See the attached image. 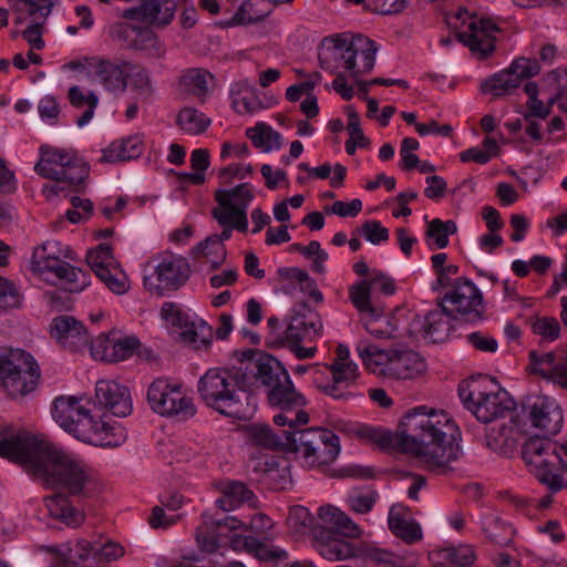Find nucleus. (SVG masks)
Segmentation results:
<instances>
[{"mask_svg":"<svg viewBox=\"0 0 567 567\" xmlns=\"http://www.w3.org/2000/svg\"><path fill=\"white\" fill-rule=\"evenodd\" d=\"M71 105L75 109H84L81 116L76 118V124L82 127L93 117L94 111L99 104V96L94 92H84L80 86H71L68 92Z\"/></svg>","mask_w":567,"mask_h":567,"instance_id":"43","label":"nucleus"},{"mask_svg":"<svg viewBox=\"0 0 567 567\" xmlns=\"http://www.w3.org/2000/svg\"><path fill=\"white\" fill-rule=\"evenodd\" d=\"M377 45L371 39L358 34L351 39L344 35L324 38L319 50L320 66L330 73H349L359 78L372 70L375 61Z\"/></svg>","mask_w":567,"mask_h":567,"instance_id":"5","label":"nucleus"},{"mask_svg":"<svg viewBox=\"0 0 567 567\" xmlns=\"http://www.w3.org/2000/svg\"><path fill=\"white\" fill-rule=\"evenodd\" d=\"M93 79L112 94H122L128 85V78L135 69L132 61L114 58L93 56L89 60Z\"/></svg>","mask_w":567,"mask_h":567,"instance_id":"21","label":"nucleus"},{"mask_svg":"<svg viewBox=\"0 0 567 567\" xmlns=\"http://www.w3.org/2000/svg\"><path fill=\"white\" fill-rule=\"evenodd\" d=\"M267 398L271 406L281 410L280 413L274 416L275 424L296 429L298 425H305L309 422V415L303 411L307 401L295 389L290 378H288L287 383L281 382L272 390H268Z\"/></svg>","mask_w":567,"mask_h":567,"instance_id":"14","label":"nucleus"},{"mask_svg":"<svg viewBox=\"0 0 567 567\" xmlns=\"http://www.w3.org/2000/svg\"><path fill=\"white\" fill-rule=\"evenodd\" d=\"M143 153V143L140 136L134 135L127 138L113 142L103 151L101 162L116 163L137 158Z\"/></svg>","mask_w":567,"mask_h":567,"instance_id":"37","label":"nucleus"},{"mask_svg":"<svg viewBox=\"0 0 567 567\" xmlns=\"http://www.w3.org/2000/svg\"><path fill=\"white\" fill-rule=\"evenodd\" d=\"M130 47L156 59L163 58L166 52L158 37L151 29L142 27L137 30L136 37L131 40Z\"/></svg>","mask_w":567,"mask_h":567,"instance_id":"46","label":"nucleus"},{"mask_svg":"<svg viewBox=\"0 0 567 567\" xmlns=\"http://www.w3.org/2000/svg\"><path fill=\"white\" fill-rule=\"evenodd\" d=\"M290 452L298 454L305 465L320 467L332 463L340 453L339 437L330 430L309 427L292 430Z\"/></svg>","mask_w":567,"mask_h":567,"instance_id":"8","label":"nucleus"},{"mask_svg":"<svg viewBox=\"0 0 567 567\" xmlns=\"http://www.w3.org/2000/svg\"><path fill=\"white\" fill-rule=\"evenodd\" d=\"M128 80H131L132 90L136 92L140 99L147 100L152 95V81L143 66L135 64Z\"/></svg>","mask_w":567,"mask_h":567,"instance_id":"55","label":"nucleus"},{"mask_svg":"<svg viewBox=\"0 0 567 567\" xmlns=\"http://www.w3.org/2000/svg\"><path fill=\"white\" fill-rule=\"evenodd\" d=\"M175 11L176 3L173 0H140V6L126 9L122 17L164 27L171 23Z\"/></svg>","mask_w":567,"mask_h":567,"instance_id":"27","label":"nucleus"},{"mask_svg":"<svg viewBox=\"0 0 567 567\" xmlns=\"http://www.w3.org/2000/svg\"><path fill=\"white\" fill-rule=\"evenodd\" d=\"M181 340L194 351H207L213 342V328L203 319L188 320L182 328Z\"/></svg>","mask_w":567,"mask_h":567,"instance_id":"35","label":"nucleus"},{"mask_svg":"<svg viewBox=\"0 0 567 567\" xmlns=\"http://www.w3.org/2000/svg\"><path fill=\"white\" fill-rule=\"evenodd\" d=\"M215 193H227L228 200H233V205L245 213L254 198L250 185L247 183H243L233 189H217Z\"/></svg>","mask_w":567,"mask_h":567,"instance_id":"56","label":"nucleus"},{"mask_svg":"<svg viewBox=\"0 0 567 567\" xmlns=\"http://www.w3.org/2000/svg\"><path fill=\"white\" fill-rule=\"evenodd\" d=\"M388 296L390 295V279L380 270L372 269L371 278L363 279L349 288V298L355 309L372 317H381L384 307H379L372 301L375 288Z\"/></svg>","mask_w":567,"mask_h":567,"instance_id":"24","label":"nucleus"},{"mask_svg":"<svg viewBox=\"0 0 567 567\" xmlns=\"http://www.w3.org/2000/svg\"><path fill=\"white\" fill-rule=\"evenodd\" d=\"M532 425L542 435L529 437L523 445V457L530 472L551 492L563 488L560 472L567 470V463L557 451V445L549 440L556 435L563 424V412L554 402L538 398L528 408Z\"/></svg>","mask_w":567,"mask_h":567,"instance_id":"3","label":"nucleus"},{"mask_svg":"<svg viewBox=\"0 0 567 567\" xmlns=\"http://www.w3.org/2000/svg\"><path fill=\"white\" fill-rule=\"evenodd\" d=\"M528 370L567 388V357H532Z\"/></svg>","mask_w":567,"mask_h":567,"instance_id":"32","label":"nucleus"},{"mask_svg":"<svg viewBox=\"0 0 567 567\" xmlns=\"http://www.w3.org/2000/svg\"><path fill=\"white\" fill-rule=\"evenodd\" d=\"M234 546L235 548L241 547L246 549L262 561H279L285 560L288 557L286 550L279 547L268 546L254 536L239 537L234 540Z\"/></svg>","mask_w":567,"mask_h":567,"instance_id":"42","label":"nucleus"},{"mask_svg":"<svg viewBox=\"0 0 567 567\" xmlns=\"http://www.w3.org/2000/svg\"><path fill=\"white\" fill-rule=\"evenodd\" d=\"M35 436L13 425L0 427V456L21 465Z\"/></svg>","mask_w":567,"mask_h":567,"instance_id":"28","label":"nucleus"},{"mask_svg":"<svg viewBox=\"0 0 567 567\" xmlns=\"http://www.w3.org/2000/svg\"><path fill=\"white\" fill-rule=\"evenodd\" d=\"M147 401L151 409L162 416L185 421L196 413L193 399L186 394L183 385L171 383L166 379L159 378L151 383L147 390Z\"/></svg>","mask_w":567,"mask_h":567,"instance_id":"11","label":"nucleus"},{"mask_svg":"<svg viewBox=\"0 0 567 567\" xmlns=\"http://www.w3.org/2000/svg\"><path fill=\"white\" fill-rule=\"evenodd\" d=\"M426 369L423 357H392V377L410 379Z\"/></svg>","mask_w":567,"mask_h":567,"instance_id":"49","label":"nucleus"},{"mask_svg":"<svg viewBox=\"0 0 567 567\" xmlns=\"http://www.w3.org/2000/svg\"><path fill=\"white\" fill-rule=\"evenodd\" d=\"M190 275V266L186 258L176 255L164 257L153 269L145 275L143 284L146 290L157 296L166 291H176L186 284Z\"/></svg>","mask_w":567,"mask_h":567,"instance_id":"17","label":"nucleus"},{"mask_svg":"<svg viewBox=\"0 0 567 567\" xmlns=\"http://www.w3.org/2000/svg\"><path fill=\"white\" fill-rule=\"evenodd\" d=\"M233 107L239 114H250L262 107L260 100L249 92L248 95L233 97Z\"/></svg>","mask_w":567,"mask_h":567,"instance_id":"63","label":"nucleus"},{"mask_svg":"<svg viewBox=\"0 0 567 567\" xmlns=\"http://www.w3.org/2000/svg\"><path fill=\"white\" fill-rule=\"evenodd\" d=\"M237 523L238 520L233 516H227L224 519H206L203 526L196 529V540L203 550L215 553L218 548L216 529L226 527L233 530L237 528Z\"/></svg>","mask_w":567,"mask_h":567,"instance_id":"41","label":"nucleus"},{"mask_svg":"<svg viewBox=\"0 0 567 567\" xmlns=\"http://www.w3.org/2000/svg\"><path fill=\"white\" fill-rule=\"evenodd\" d=\"M92 433L90 439H83V442L99 444L101 446L116 447L126 440V431L118 423H109L102 420L92 421Z\"/></svg>","mask_w":567,"mask_h":567,"instance_id":"36","label":"nucleus"},{"mask_svg":"<svg viewBox=\"0 0 567 567\" xmlns=\"http://www.w3.org/2000/svg\"><path fill=\"white\" fill-rule=\"evenodd\" d=\"M51 334L59 342L69 344V351H82L81 346L89 342L84 326L70 316H61L53 320Z\"/></svg>","mask_w":567,"mask_h":567,"instance_id":"30","label":"nucleus"},{"mask_svg":"<svg viewBox=\"0 0 567 567\" xmlns=\"http://www.w3.org/2000/svg\"><path fill=\"white\" fill-rule=\"evenodd\" d=\"M247 136L256 147L262 148L264 152L279 150L282 145L281 135L265 123H259L255 127L248 128Z\"/></svg>","mask_w":567,"mask_h":567,"instance_id":"45","label":"nucleus"},{"mask_svg":"<svg viewBox=\"0 0 567 567\" xmlns=\"http://www.w3.org/2000/svg\"><path fill=\"white\" fill-rule=\"evenodd\" d=\"M35 172L44 178L65 183L75 190L83 185L89 167L72 150L42 146Z\"/></svg>","mask_w":567,"mask_h":567,"instance_id":"9","label":"nucleus"},{"mask_svg":"<svg viewBox=\"0 0 567 567\" xmlns=\"http://www.w3.org/2000/svg\"><path fill=\"white\" fill-rule=\"evenodd\" d=\"M349 358L336 357L331 364H315L310 369V377L315 385L334 399L344 398V394L339 391V385L353 381L358 370L357 364Z\"/></svg>","mask_w":567,"mask_h":567,"instance_id":"20","label":"nucleus"},{"mask_svg":"<svg viewBox=\"0 0 567 567\" xmlns=\"http://www.w3.org/2000/svg\"><path fill=\"white\" fill-rule=\"evenodd\" d=\"M375 493H360L354 492L350 494L347 498V502L352 511L360 514H365L371 511L373 504L375 503Z\"/></svg>","mask_w":567,"mask_h":567,"instance_id":"58","label":"nucleus"},{"mask_svg":"<svg viewBox=\"0 0 567 567\" xmlns=\"http://www.w3.org/2000/svg\"><path fill=\"white\" fill-rule=\"evenodd\" d=\"M532 329L534 333L548 338L550 340L558 338L560 332V327L557 319L549 317L537 318L533 322Z\"/></svg>","mask_w":567,"mask_h":567,"instance_id":"59","label":"nucleus"},{"mask_svg":"<svg viewBox=\"0 0 567 567\" xmlns=\"http://www.w3.org/2000/svg\"><path fill=\"white\" fill-rule=\"evenodd\" d=\"M215 199L220 206L213 209V216L218 224L223 227H233L246 231L248 227L246 213L236 208L233 200H228V194L215 193Z\"/></svg>","mask_w":567,"mask_h":567,"instance_id":"34","label":"nucleus"},{"mask_svg":"<svg viewBox=\"0 0 567 567\" xmlns=\"http://www.w3.org/2000/svg\"><path fill=\"white\" fill-rule=\"evenodd\" d=\"M14 14V23L23 24L31 19L30 24L22 31V38L31 49L41 50L44 48L43 24L51 13L52 0H8Z\"/></svg>","mask_w":567,"mask_h":567,"instance_id":"16","label":"nucleus"},{"mask_svg":"<svg viewBox=\"0 0 567 567\" xmlns=\"http://www.w3.org/2000/svg\"><path fill=\"white\" fill-rule=\"evenodd\" d=\"M124 555V548L113 542H107L102 547L94 550V558L97 561H113L121 558Z\"/></svg>","mask_w":567,"mask_h":567,"instance_id":"64","label":"nucleus"},{"mask_svg":"<svg viewBox=\"0 0 567 567\" xmlns=\"http://www.w3.org/2000/svg\"><path fill=\"white\" fill-rule=\"evenodd\" d=\"M392 534L408 545L415 544L423 537L420 524L402 504L392 505Z\"/></svg>","mask_w":567,"mask_h":567,"instance_id":"31","label":"nucleus"},{"mask_svg":"<svg viewBox=\"0 0 567 567\" xmlns=\"http://www.w3.org/2000/svg\"><path fill=\"white\" fill-rule=\"evenodd\" d=\"M54 243H45L33 252L32 264L40 272H51L62 281L70 292H80L90 284V276L81 268L63 261L55 255Z\"/></svg>","mask_w":567,"mask_h":567,"instance_id":"13","label":"nucleus"},{"mask_svg":"<svg viewBox=\"0 0 567 567\" xmlns=\"http://www.w3.org/2000/svg\"><path fill=\"white\" fill-rule=\"evenodd\" d=\"M21 466L47 487L62 488L72 496L90 498L101 489L90 470L38 434Z\"/></svg>","mask_w":567,"mask_h":567,"instance_id":"2","label":"nucleus"},{"mask_svg":"<svg viewBox=\"0 0 567 567\" xmlns=\"http://www.w3.org/2000/svg\"><path fill=\"white\" fill-rule=\"evenodd\" d=\"M318 517L323 525L312 529V547L323 559L347 560L362 555V548L353 542L362 530L349 516L327 505L319 508Z\"/></svg>","mask_w":567,"mask_h":567,"instance_id":"4","label":"nucleus"},{"mask_svg":"<svg viewBox=\"0 0 567 567\" xmlns=\"http://www.w3.org/2000/svg\"><path fill=\"white\" fill-rule=\"evenodd\" d=\"M96 277L116 295H124L130 289L128 278L118 265L102 270Z\"/></svg>","mask_w":567,"mask_h":567,"instance_id":"52","label":"nucleus"},{"mask_svg":"<svg viewBox=\"0 0 567 567\" xmlns=\"http://www.w3.org/2000/svg\"><path fill=\"white\" fill-rule=\"evenodd\" d=\"M285 271L288 278L298 281L300 285H305L303 289H310V296L316 301H322V293L316 288L313 280L310 279L307 271L299 268H290Z\"/></svg>","mask_w":567,"mask_h":567,"instance_id":"62","label":"nucleus"},{"mask_svg":"<svg viewBox=\"0 0 567 567\" xmlns=\"http://www.w3.org/2000/svg\"><path fill=\"white\" fill-rule=\"evenodd\" d=\"M110 344L113 354H141L144 351L143 343L135 334H125L121 330L113 328L109 332L100 333L96 339L91 342V354H104Z\"/></svg>","mask_w":567,"mask_h":567,"instance_id":"29","label":"nucleus"},{"mask_svg":"<svg viewBox=\"0 0 567 567\" xmlns=\"http://www.w3.org/2000/svg\"><path fill=\"white\" fill-rule=\"evenodd\" d=\"M442 302L449 303L447 311L465 318L476 320L483 310V295L475 284L465 277L454 279L450 290L444 295Z\"/></svg>","mask_w":567,"mask_h":567,"instance_id":"22","label":"nucleus"},{"mask_svg":"<svg viewBox=\"0 0 567 567\" xmlns=\"http://www.w3.org/2000/svg\"><path fill=\"white\" fill-rule=\"evenodd\" d=\"M82 398L75 395L56 396L52 403V417L66 432L76 439H90L93 416L83 404Z\"/></svg>","mask_w":567,"mask_h":567,"instance_id":"15","label":"nucleus"},{"mask_svg":"<svg viewBox=\"0 0 567 567\" xmlns=\"http://www.w3.org/2000/svg\"><path fill=\"white\" fill-rule=\"evenodd\" d=\"M51 517L59 519L69 527H79L85 519L84 513L76 509L62 493H54L44 498Z\"/></svg>","mask_w":567,"mask_h":567,"instance_id":"33","label":"nucleus"},{"mask_svg":"<svg viewBox=\"0 0 567 567\" xmlns=\"http://www.w3.org/2000/svg\"><path fill=\"white\" fill-rule=\"evenodd\" d=\"M317 315L298 316L291 319L282 333L276 332L279 327V319L276 317L268 318V326L271 329L266 344L272 350H288L295 354H315L316 347H303L302 343L311 340L322 331L320 320H315Z\"/></svg>","mask_w":567,"mask_h":567,"instance_id":"10","label":"nucleus"},{"mask_svg":"<svg viewBox=\"0 0 567 567\" xmlns=\"http://www.w3.org/2000/svg\"><path fill=\"white\" fill-rule=\"evenodd\" d=\"M468 30L457 34L458 41L480 58L488 56L495 49L494 33L499 31L498 27L489 19H478L470 22Z\"/></svg>","mask_w":567,"mask_h":567,"instance_id":"26","label":"nucleus"},{"mask_svg":"<svg viewBox=\"0 0 567 567\" xmlns=\"http://www.w3.org/2000/svg\"><path fill=\"white\" fill-rule=\"evenodd\" d=\"M540 65L535 59L518 58L508 69L498 72L481 84V90L493 97L511 94L525 79L539 73Z\"/></svg>","mask_w":567,"mask_h":567,"instance_id":"19","label":"nucleus"},{"mask_svg":"<svg viewBox=\"0 0 567 567\" xmlns=\"http://www.w3.org/2000/svg\"><path fill=\"white\" fill-rule=\"evenodd\" d=\"M483 529L491 542L499 546H507L512 542L511 528L496 517L485 523Z\"/></svg>","mask_w":567,"mask_h":567,"instance_id":"54","label":"nucleus"},{"mask_svg":"<svg viewBox=\"0 0 567 567\" xmlns=\"http://www.w3.org/2000/svg\"><path fill=\"white\" fill-rule=\"evenodd\" d=\"M493 382L487 375H477L462 381L458 385V396L463 405L483 423L502 417L514 405L506 391L487 389Z\"/></svg>","mask_w":567,"mask_h":567,"instance_id":"7","label":"nucleus"},{"mask_svg":"<svg viewBox=\"0 0 567 567\" xmlns=\"http://www.w3.org/2000/svg\"><path fill=\"white\" fill-rule=\"evenodd\" d=\"M162 318L178 328H183L189 320L187 313L183 312L179 307L174 302H164L161 309Z\"/></svg>","mask_w":567,"mask_h":567,"instance_id":"60","label":"nucleus"},{"mask_svg":"<svg viewBox=\"0 0 567 567\" xmlns=\"http://www.w3.org/2000/svg\"><path fill=\"white\" fill-rule=\"evenodd\" d=\"M86 262L96 276L100 275L102 270L116 265L112 254V247L109 244H101L95 249L90 250L86 255Z\"/></svg>","mask_w":567,"mask_h":567,"instance_id":"51","label":"nucleus"},{"mask_svg":"<svg viewBox=\"0 0 567 567\" xmlns=\"http://www.w3.org/2000/svg\"><path fill=\"white\" fill-rule=\"evenodd\" d=\"M177 125L186 133L198 135L210 125V118L193 107H184L177 115Z\"/></svg>","mask_w":567,"mask_h":567,"instance_id":"47","label":"nucleus"},{"mask_svg":"<svg viewBox=\"0 0 567 567\" xmlns=\"http://www.w3.org/2000/svg\"><path fill=\"white\" fill-rule=\"evenodd\" d=\"M214 81V75L200 68H194L186 70L181 76V87L188 94L197 97L200 101L209 94L210 83Z\"/></svg>","mask_w":567,"mask_h":567,"instance_id":"40","label":"nucleus"},{"mask_svg":"<svg viewBox=\"0 0 567 567\" xmlns=\"http://www.w3.org/2000/svg\"><path fill=\"white\" fill-rule=\"evenodd\" d=\"M456 224L453 220L443 221L435 218L427 224L425 235L436 248L442 249L449 245V236L456 233Z\"/></svg>","mask_w":567,"mask_h":567,"instance_id":"50","label":"nucleus"},{"mask_svg":"<svg viewBox=\"0 0 567 567\" xmlns=\"http://www.w3.org/2000/svg\"><path fill=\"white\" fill-rule=\"evenodd\" d=\"M460 430L442 409H409L392 433V449L420 460L430 471L444 472L462 455Z\"/></svg>","mask_w":567,"mask_h":567,"instance_id":"1","label":"nucleus"},{"mask_svg":"<svg viewBox=\"0 0 567 567\" xmlns=\"http://www.w3.org/2000/svg\"><path fill=\"white\" fill-rule=\"evenodd\" d=\"M349 433L374 450L390 451V430L383 426L358 423L350 426Z\"/></svg>","mask_w":567,"mask_h":567,"instance_id":"39","label":"nucleus"},{"mask_svg":"<svg viewBox=\"0 0 567 567\" xmlns=\"http://www.w3.org/2000/svg\"><path fill=\"white\" fill-rule=\"evenodd\" d=\"M95 399L102 408L115 416L124 417L132 413L133 403L128 388L115 381H97Z\"/></svg>","mask_w":567,"mask_h":567,"instance_id":"25","label":"nucleus"},{"mask_svg":"<svg viewBox=\"0 0 567 567\" xmlns=\"http://www.w3.org/2000/svg\"><path fill=\"white\" fill-rule=\"evenodd\" d=\"M544 82L550 90L549 104L556 100H567V69L550 72Z\"/></svg>","mask_w":567,"mask_h":567,"instance_id":"53","label":"nucleus"},{"mask_svg":"<svg viewBox=\"0 0 567 567\" xmlns=\"http://www.w3.org/2000/svg\"><path fill=\"white\" fill-rule=\"evenodd\" d=\"M450 315L447 308L443 305L442 309L430 311L425 318L413 315L406 333L416 341L422 339L429 343L443 342L451 330Z\"/></svg>","mask_w":567,"mask_h":567,"instance_id":"23","label":"nucleus"},{"mask_svg":"<svg viewBox=\"0 0 567 567\" xmlns=\"http://www.w3.org/2000/svg\"><path fill=\"white\" fill-rule=\"evenodd\" d=\"M194 258L206 259L213 269L221 266L226 259V250L224 244L219 243L217 235H212L200 241L192 251Z\"/></svg>","mask_w":567,"mask_h":567,"instance_id":"44","label":"nucleus"},{"mask_svg":"<svg viewBox=\"0 0 567 567\" xmlns=\"http://www.w3.org/2000/svg\"><path fill=\"white\" fill-rule=\"evenodd\" d=\"M239 374L237 379L244 383V388L259 381L268 390H272L281 382L287 383L289 374L277 357H240L238 358Z\"/></svg>","mask_w":567,"mask_h":567,"instance_id":"18","label":"nucleus"},{"mask_svg":"<svg viewBox=\"0 0 567 567\" xmlns=\"http://www.w3.org/2000/svg\"><path fill=\"white\" fill-rule=\"evenodd\" d=\"M40 379V368L33 357H0V381L12 398L32 392Z\"/></svg>","mask_w":567,"mask_h":567,"instance_id":"12","label":"nucleus"},{"mask_svg":"<svg viewBox=\"0 0 567 567\" xmlns=\"http://www.w3.org/2000/svg\"><path fill=\"white\" fill-rule=\"evenodd\" d=\"M254 496V493L247 488V486L240 482H231L220 498L216 501V505L225 511L229 512L236 508L239 504L248 502Z\"/></svg>","mask_w":567,"mask_h":567,"instance_id":"48","label":"nucleus"},{"mask_svg":"<svg viewBox=\"0 0 567 567\" xmlns=\"http://www.w3.org/2000/svg\"><path fill=\"white\" fill-rule=\"evenodd\" d=\"M238 370V361L231 367L208 369L199 379L197 391L207 406L240 420L246 416V411L238 393L245 389L244 383L237 379Z\"/></svg>","mask_w":567,"mask_h":567,"instance_id":"6","label":"nucleus"},{"mask_svg":"<svg viewBox=\"0 0 567 567\" xmlns=\"http://www.w3.org/2000/svg\"><path fill=\"white\" fill-rule=\"evenodd\" d=\"M21 296L13 282L0 276V309L18 308Z\"/></svg>","mask_w":567,"mask_h":567,"instance_id":"57","label":"nucleus"},{"mask_svg":"<svg viewBox=\"0 0 567 567\" xmlns=\"http://www.w3.org/2000/svg\"><path fill=\"white\" fill-rule=\"evenodd\" d=\"M361 231L367 240L374 245L385 241L389 238L388 228L383 227L381 223L377 220L365 221L361 227Z\"/></svg>","mask_w":567,"mask_h":567,"instance_id":"61","label":"nucleus"},{"mask_svg":"<svg viewBox=\"0 0 567 567\" xmlns=\"http://www.w3.org/2000/svg\"><path fill=\"white\" fill-rule=\"evenodd\" d=\"M292 430H284L279 435L275 434L268 425H255L249 429L248 434L249 440L258 446L290 452V445L286 443L291 441Z\"/></svg>","mask_w":567,"mask_h":567,"instance_id":"38","label":"nucleus"}]
</instances>
